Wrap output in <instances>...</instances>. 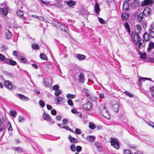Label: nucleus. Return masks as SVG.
Masks as SVG:
<instances>
[{"label":"nucleus","mask_w":154,"mask_h":154,"mask_svg":"<svg viewBox=\"0 0 154 154\" xmlns=\"http://www.w3.org/2000/svg\"><path fill=\"white\" fill-rule=\"evenodd\" d=\"M70 149L73 152L75 151V146L74 144H72L70 146Z\"/></svg>","instance_id":"nucleus-48"},{"label":"nucleus","mask_w":154,"mask_h":154,"mask_svg":"<svg viewBox=\"0 0 154 154\" xmlns=\"http://www.w3.org/2000/svg\"><path fill=\"white\" fill-rule=\"evenodd\" d=\"M39 104L42 107H43L45 106V104L44 102L42 100H40L39 101Z\"/></svg>","instance_id":"nucleus-46"},{"label":"nucleus","mask_w":154,"mask_h":154,"mask_svg":"<svg viewBox=\"0 0 154 154\" xmlns=\"http://www.w3.org/2000/svg\"><path fill=\"white\" fill-rule=\"evenodd\" d=\"M140 3L138 1L136 0H134V2L130 4V6L133 9H134L138 7Z\"/></svg>","instance_id":"nucleus-8"},{"label":"nucleus","mask_w":154,"mask_h":154,"mask_svg":"<svg viewBox=\"0 0 154 154\" xmlns=\"http://www.w3.org/2000/svg\"><path fill=\"white\" fill-rule=\"evenodd\" d=\"M99 22L101 24H104L105 23V21L103 19L100 17H99L98 19Z\"/></svg>","instance_id":"nucleus-52"},{"label":"nucleus","mask_w":154,"mask_h":154,"mask_svg":"<svg viewBox=\"0 0 154 154\" xmlns=\"http://www.w3.org/2000/svg\"><path fill=\"white\" fill-rule=\"evenodd\" d=\"M123 8L126 11H128L129 8L128 7V4L127 2H125L123 4Z\"/></svg>","instance_id":"nucleus-26"},{"label":"nucleus","mask_w":154,"mask_h":154,"mask_svg":"<svg viewBox=\"0 0 154 154\" xmlns=\"http://www.w3.org/2000/svg\"><path fill=\"white\" fill-rule=\"evenodd\" d=\"M88 14V12L85 9H82L81 10L80 14L83 16L87 15Z\"/></svg>","instance_id":"nucleus-29"},{"label":"nucleus","mask_w":154,"mask_h":154,"mask_svg":"<svg viewBox=\"0 0 154 154\" xmlns=\"http://www.w3.org/2000/svg\"><path fill=\"white\" fill-rule=\"evenodd\" d=\"M152 10L148 7L145 8L143 11V15L146 17L149 16L151 14Z\"/></svg>","instance_id":"nucleus-7"},{"label":"nucleus","mask_w":154,"mask_h":154,"mask_svg":"<svg viewBox=\"0 0 154 154\" xmlns=\"http://www.w3.org/2000/svg\"><path fill=\"white\" fill-rule=\"evenodd\" d=\"M129 14L128 13H123L122 15V19L124 20H126L128 18Z\"/></svg>","instance_id":"nucleus-21"},{"label":"nucleus","mask_w":154,"mask_h":154,"mask_svg":"<svg viewBox=\"0 0 154 154\" xmlns=\"http://www.w3.org/2000/svg\"><path fill=\"white\" fill-rule=\"evenodd\" d=\"M41 2L45 5H48L50 4V2L46 1H44L43 0H40Z\"/></svg>","instance_id":"nucleus-50"},{"label":"nucleus","mask_w":154,"mask_h":154,"mask_svg":"<svg viewBox=\"0 0 154 154\" xmlns=\"http://www.w3.org/2000/svg\"><path fill=\"white\" fill-rule=\"evenodd\" d=\"M146 80V78L139 77L138 79L139 84L140 85L143 81H145Z\"/></svg>","instance_id":"nucleus-35"},{"label":"nucleus","mask_w":154,"mask_h":154,"mask_svg":"<svg viewBox=\"0 0 154 154\" xmlns=\"http://www.w3.org/2000/svg\"><path fill=\"white\" fill-rule=\"evenodd\" d=\"M150 90L152 94V97L154 98V86L151 88Z\"/></svg>","instance_id":"nucleus-51"},{"label":"nucleus","mask_w":154,"mask_h":154,"mask_svg":"<svg viewBox=\"0 0 154 154\" xmlns=\"http://www.w3.org/2000/svg\"><path fill=\"white\" fill-rule=\"evenodd\" d=\"M88 140L91 141L93 142L94 140L95 137L92 136H88L87 137Z\"/></svg>","instance_id":"nucleus-30"},{"label":"nucleus","mask_w":154,"mask_h":154,"mask_svg":"<svg viewBox=\"0 0 154 154\" xmlns=\"http://www.w3.org/2000/svg\"><path fill=\"white\" fill-rule=\"evenodd\" d=\"M94 11L96 13L99 14L100 11L99 5L97 2H95V4L94 6Z\"/></svg>","instance_id":"nucleus-18"},{"label":"nucleus","mask_w":154,"mask_h":154,"mask_svg":"<svg viewBox=\"0 0 154 154\" xmlns=\"http://www.w3.org/2000/svg\"><path fill=\"white\" fill-rule=\"evenodd\" d=\"M4 86L6 88L9 89H12L13 88V86L11 82L9 81L6 80L5 82Z\"/></svg>","instance_id":"nucleus-9"},{"label":"nucleus","mask_w":154,"mask_h":154,"mask_svg":"<svg viewBox=\"0 0 154 154\" xmlns=\"http://www.w3.org/2000/svg\"><path fill=\"white\" fill-rule=\"evenodd\" d=\"M44 86L46 87H49L52 86V84L51 83H48V82H46L45 80V79L43 78V81L42 82Z\"/></svg>","instance_id":"nucleus-20"},{"label":"nucleus","mask_w":154,"mask_h":154,"mask_svg":"<svg viewBox=\"0 0 154 154\" xmlns=\"http://www.w3.org/2000/svg\"><path fill=\"white\" fill-rule=\"evenodd\" d=\"M68 139L69 140L70 142L72 143H76L77 141V139L75 138L72 137L70 135H69L68 137Z\"/></svg>","instance_id":"nucleus-27"},{"label":"nucleus","mask_w":154,"mask_h":154,"mask_svg":"<svg viewBox=\"0 0 154 154\" xmlns=\"http://www.w3.org/2000/svg\"><path fill=\"white\" fill-rule=\"evenodd\" d=\"M9 62L10 63L9 64L12 66H14L17 64L16 62L12 60H11L10 62Z\"/></svg>","instance_id":"nucleus-43"},{"label":"nucleus","mask_w":154,"mask_h":154,"mask_svg":"<svg viewBox=\"0 0 154 154\" xmlns=\"http://www.w3.org/2000/svg\"><path fill=\"white\" fill-rule=\"evenodd\" d=\"M131 36L132 38V40L134 43L136 45L140 41V37L137 33H132Z\"/></svg>","instance_id":"nucleus-2"},{"label":"nucleus","mask_w":154,"mask_h":154,"mask_svg":"<svg viewBox=\"0 0 154 154\" xmlns=\"http://www.w3.org/2000/svg\"><path fill=\"white\" fill-rule=\"evenodd\" d=\"M149 33L151 38H154V26H152L150 27Z\"/></svg>","instance_id":"nucleus-15"},{"label":"nucleus","mask_w":154,"mask_h":154,"mask_svg":"<svg viewBox=\"0 0 154 154\" xmlns=\"http://www.w3.org/2000/svg\"><path fill=\"white\" fill-rule=\"evenodd\" d=\"M10 60L9 59L7 58H5V59H4V62L7 64H9L10 62V60Z\"/></svg>","instance_id":"nucleus-53"},{"label":"nucleus","mask_w":154,"mask_h":154,"mask_svg":"<svg viewBox=\"0 0 154 154\" xmlns=\"http://www.w3.org/2000/svg\"><path fill=\"white\" fill-rule=\"evenodd\" d=\"M82 107L83 109L85 110L88 111L91 109V105L90 103L89 102L88 100H86V103L83 104Z\"/></svg>","instance_id":"nucleus-5"},{"label":"nucleus","mask_w":154,"mask_h":154,"mask_svg":"<svg viewBox=\"0 0 154 154\" xmlns=\"http://www.w3.org/2000/svg\"><path fill=\"white\" fill-rule=\"evenodd\" d=\"M110 143L111 145L116 149H118L119 148V143L116 139H112L110 141Z\"/></svg>","instance_id":"nucleus-4"},{"label":"nucleus","mask_w":154,"mask_h":154,"mask_svg":"<svg viewBox=\"0 0 154 154\" xmlns=\"http://www.w3.org/2000/svg\"><path fill=\"white\" fill-rule=\"evenodd\" d=\"M43 118L44 119L47 121L48 122L51 121L52 119H51V117L48 114L45 113H43Z\"/></svg>","instance_id":"nucleus-14"},{"label":"nucleus","mask_w":154,"mask_h":154,"mask_svg":"<svg viewBox=\"0 0 154 154\" xmlns=\"http://www.w3.org/2000/svg\"><path fill=\"white\" fill-rule=\"evenodd\" d=\"M89 127L90 129L92 130L94 129L96 127V125L92 122H89Z\"/></svg>","instance_id":"nucleus-31"},{"label":"nucleus","mask_w":154,"mask_h":154,"mask_svg":"<svg viewBox=\"0 0 154 154\" xmlns=\"http://www.w3.org/2000/svg\"><path fill=\"white\" fill-rule=\"evenodd\" d=\"M17 95L21 100L27 101L29 100V99L28 97L22 94H18Z\"/></svg>","instance_id":"nucleus-12"},{"label":"nucleus","mask_w":154,"mask_h":154,"mask_svg":"<svg viewBox=\"0 0 154 154\" xmlns=\"http://www.w3.org/2000/svg\"><path fill=\"white\" fill-rule=\"evenodd\" d=\"M18 122H22L25 120L24 118L21 116H18Z\"/></svg>","instance_id":"nucleus-41"},{"label":"nucleus","mask_w":154,"mask_h":154,"mask_svg":"<svg viewBox=\"0 0 154 154\" xmlns=\"http://www.w3.org/2000/svg\"><path fill=\"white\" fill-rule=\"evenodd\" d=\"M7 127L8 131H12L13 128L11 123L9 122H8Z\"/></svg>","instance_id":"nucleus-38"},{"label":"nucleus","mask_w":154,"mask_h":154,"mask_svg":"<svg viewBox=\"0 0 154 154\" xmlns=\"http://www.w3.org/2000/svg\"><path fill=\"white\" fill-rule=\"evenodd\" d=\"M143 37L144 40L146 41H149L150 39L149 35L147 33H145L144 34Z\"/></svg>","instance_id":"nucleus-28"},{"label":"nucleus","mask_w":154,"mask_h":154,"mask_svg":"<svg viewBox=\"0 0 154 154\" xmlns=\"http://www.w3.org/2000/svg\"><path fill=\"white\" fill-rule=\"evenodd\" d=\"M138 48L139 49H142L145 46V43L143 40H141L138 42Z\"/></svg>","instance_id":"nucleus-17"},{"label":"nucleus","mask_w":154,"mask_h":154,"mask_svg":"<svg viewBox=\"0 0 154 154\" xmlns=\"http://www.w3.org/2000/svg\"><path fill=\"white\" fill-rule=\"evenodd\" d=\"M76 151L78 152H80L82 150V147L81 146H76Z\"/></svg>","instance_id":"nucleus-47"},{"label":"nucleus","mask_w":154,"mask_h":154,"mask_svg":"<svg viewBox=\"0 0 154 154\" xmlns=\"http://www.w3.org/2000/svg\"><path fill=\"white\" fill-rule=\"evenodd\" d=\"M86 57L84 55L78 54H77V58L79 60H83L85 59Z\"/></svg>","instance_id":"nucleus-23"},{"label":"nucleus","mask_w":154,"mask_h":154,"mask_svg":"<svg viewBox=\"0 0 154 154\" xmlns=\"http://www.w3.org/2000/svg\"><path fill=\"white\" fill-rule=\"evenodd\" d=\"M57 125L61 128H64L65 126L63 124H57Z\"/></svg>","instance_id":"nucleus-62"},{"label":"nucleus","mask_w":154,"mask_h":154,"mask_svg":"<svg viewBox=\"0 0 154 154\" xmlns=\"http://www.w3.org/2000/svg\"><path fill=\"white\" fill-rule=\"evenodd\" d=\"M20 60L21 63H24L26 62L27 60L25 58H22L20 59Z\"/></svg>","instance_id":"nucleus-55"},{"label":"nucleus","mask_w":154,"mask_h":154,"mask_svg":"<svg viewBox=\"0 0 154 154\" xmlns=\"http://www.w3.org/2000/svg\"><path fill=\"white\" fill-rule=\"evenodd\" d=\"M8 8L7 7L1 8L0 10V13L4 16H5L8 14Z\"/></svg>","instance_id":"nucleus-10"},{"label":"nucleus","mask_w":154,"mask_h":154,"mask_svg":"<svg viewBox=\"0 0 154 154\" xmlns=\"http://www.w3.org/2000/svg\"><path fill=\"white\" fill-rule=\"evenodd\" d=\"M154 48V43L152 42H150L148 44L147 51L149 52L151 51Z\"/></svg>","instance_id":"nucleus-16"},{"label":"nucleus","mask_w":154,"mask_h":154,"mask_svg":"<svg viewBox=\"0 0 154 154\" xmlns=\"http://www.w3.org/2000/svg\"><path fill=\"white\" fill-rule=\"evenodd\" d=\"M51 113L54 116L56 115L57 113L56 111L54 109H53L51 110Z\"/></svg>","instance_id":"nucleus-58"},{"label":"nucleus","mask_w":154,"mask_h":154,"mask_svg":"<svg viewBox=\"0 0 154 154\" xmlns=\"http://www.w3.org/2000/svg\"><path fill=\"white\" fill-rule=\"evenodd\" d=\"M96 147L99 151L101 152L102 151V148L100 146L98 145H96Z\"/></svg>","instance_id":"nucleus-59"},{"label":"nucleus","mask_w":154,"mask_h":154,"mask_svg":"<svg viewBox=\"0 0 154 154\" xmlns=\"http://www.w3.org/2000/svg\"><path fill=\"white\" fill-rule=\"evenodd\" d=\"M75 133L78 134H80L82 133V131L79 128H76L75 130Z\"/></svg>","instance_id":"nucleus-54"},{"label":"nucleus","mask_w":154,"mask_h":154,"mask_svg":"<svg viewBox=\"0 0 154 154\" xmlns=\"http://www.w3.org/2000/svg\"><path fill=\"white\" fill-rule=\"evenodd\" d=\"M38 19L41 21H44L45 18L44 17L42 16H38Z\"/></svg>","instance_id":"nucleus-60"},{"label":"nucleus","mask_w":154,"mask_h":154,"mask_svg":"<svg viewBox=\"0 0 154 154\" xmlns=\"http://www.w3.org/2000/svg\"><path fill=\"white\" fill-rule=\"evenodd\" d=\"M41 58L45 60H47L48 59L46 55L44 54H40Z\"/></svg>","instance_id":"nucleus-34"},{"label":"nucleus","mask_w":154,"mask_h":154,"mask_svg":"<svg viewBox=\"0 0 154 154\" xmlns=\"http://www.w3.org/2000/svg\"><path fill=\"white\" fill-rule=\"evenodd\" d=\"M55 100L57 101L58 104L62 102L63 100L62 98L60 97H58L55 98Z\"/></svg>","instance_id":"nucleus-39"},{"label":"nucleus","mask_w":154,"mask_h":154,"mask_svg":"<svg viewBox=\"0 0 154 154\" xmlns=\"http://www.w3.org/2000/svg\"><path fill=\"white\" fill-rule=\"evenodd\" d=\"M31 46L32 48L34 50H38L39 49V46L35 43L32 44Z\"/></svg>","instance_id":"nucleus-33"},{"label":"nucleus","mask_w":154,"mask_h":154,"mask_svg":"<svg viewBox=\"0 0 154 154\" xmlns=\"http://www.w3.org/2000/svg\"><path fill=\"white\" fill-rule=\"evenodd\" d=\"M100 113L103 116L107 119H109L111 117L110 115L105 107H103Z\"/></svg>","instance_id":"nucleus-3"},{"label":"nucleus","mask_w":154,"mask_h":154,"mask_svg":"<svg viewBox=\"0 0 154 154\" xmlns=\"http://www.w3.org/2000/svg\"><path fill=\"white\" fill-rule=\"evenodd\" d=\"M4 74L5 75L10 78H12V75L10 73L8 72H7V71L5 72H4Z\"/></svg>","instance_id":"nucleus-42"},{"label":"nucleus","mask_w":154,"mask_h":154,"mask_svg":"<svg viewBox=\"0 0 154 154\" xmlns=\"http://www.w3.org/2000/svg\"><path fill=\"white\" fill-rule=\"evenodd\" d=\"M111 104L113 111L115 112H117L119 110V104L117 100H112Z\"/></svg>","instance_id":"nucleus-1"},{"label":"nucleus","mask_w":154,"mask_h":154,"mask_svg":"<svg viewBox=\"0 0 154 154\" xmlns=\"http://www.w3.org/2000/svg\"><path fill=\"white\" fill-rule=\"evenodd\" d=\"M66 5L69 7H72L75 5L76 2L72 0H70L67 1H65Z\"/></svg>","instance_id":"nucleus-13"},{"label":"nucleus","mask_w":154,"mask_h":154,"mask_svg":"<svg viewBox=\"0 0 154 154\" xmlns=\"http://www.w3.org/2000/svg\"><path fill=\"white\" fill-rule=\"evenodd\" d=\"M125 93L127 95H128L130 97H134V95L129 92L126 91L125 92Z\"/></svg>","instance_id":"nucleus-49"},{"label":"nucleus","mask_w":154,"mask_h":154,"mask_svg":"<svg viewBox=\"0 0 154 154\" xmlns=\"http://www.w3.org/2000/svg\"><path fill=\"white\" fill-rule=\"evenodd\" d=\"M61 93V91L60 90L58 89L55 92L54 94L57 96H58Z\"/></svg>","instance_id":"nucleus-44"},{"label":"nucleus","mask_w":154,"mask_h":154,"mask_svg":"<svg viewBox=\"0 0 154 154\" xmlns=\"http://www.w3.org/2000/svg\"><path fill=\"white\" fill-rule=\"evenodd\" d=\"M17 16L19 17H22L23 20H25V17H23V12L21 10H19L17 12Z\"/></svg>","instance_id":"nucleus-22"},{"label":"nucleus","mask_w":154,"mask_h":154,"mask_svg":"<svg viewBox=\"0 0 154 154\" xmlns=\"http://www.w3.org/2000/svg\"><path fill=\"white\" fill-rule=\"evenodd\" d=\"M5 118H0V131L3 130L5 128Z\"/></svg>","instance_id":"nucleus-6"},{"label":"nucleus","mask_w":154,"mask_h":154,"mask_svg":"<svg viewBox=\"0 0 154 154\" xmlns=\"http://www.w3.org/2000/svg\"><path fill=\"white\" fill-rule=\"evenodd\" d=\"M57 25L58 27H60V29L61 31H64L66 33H67V31L65 29V26L64 25L61 23H57Z\"/></svg>","instance_id":"nucleus-19"},{"label":"nucleus","mask_w":154,"mask_h":154,"mask_svg":"<svg viewBox=\"0 0 154 154\" xmlns=\"http://www.w3.org/2000/svg\"><path fill=\"white\" fill-rule=\"evenodd\" d=\"M136 28L138 30L139 32L140 31L141 28V26L140 25H136Z\"/></svg>","instance_id":"nucleus-61"},{"label":"nucleus","mask_w":154,"mask_h":154,"mask_svg":"<svg viewBox=\"0 0 154 154\" xmlns=\"http://www.w3.org/2000/svg\"><path fill=\"white\" fill-rule=\"evenodd\" d=\"M124 154H131L130 150H126L124 151Z\"/></svg>","instance_id":"nucleus-64"},{"label":"nucleus","mask_w":154,"mask_h":154,"mask_svg":"<svg viewBox=\"0 0 154 154\" xmlns=\"http://www.w3.org/2000/svg\"><path fill=\"white\" fill-rule=\"evenodd\" d=\"M84 75L83 73L81 72L79 75V81L80 82L83 83L84 82Z\"/></svg>","instance_id":"nucleus-24"},{"label":"nucleus","mask_w":154,"mask_h":154,"mask_svg":"<svg viewBox=\"0 0 154 154\" xmlns=\"http://www.w3.org/2000/svg\"><path fill=\"white\" fill-rule=\"evenodd\" d=\"M84 92L86 93V96H89L88 90L87 89H84Z\"/></svg>","instance_id":"nucleus-63"},{"label":"nucleus","mask_w":154,"mask_h":154,"mask_svg":"<svg viewBox=\"0 0 154 154\" xmlns=\"http://www.w3.org/2000/svg\"><path fill=\"white\" fill-rule=\"evenodd\" d=\"M66 96L68 98L72 99L74 98L75 97V95L74 94H68L66 95Z\"/></svg>","instance_id":"nucleus-36"},{"label":"nucleus","mask_w":154,"mask_h":154,"mask_svg":"<svg viewBox=\"0 0 154 154\" xmlns=\"http://www.w3.org/2000/svg\"><path fill=\"white\" fill-rule=\"evenodd\" d=\"M125 28L127 29L128 32L130 33V29L129 26L127 22H125Z\"/></svg>","instance_id":"nucleus-32"},{"label":"nucleus","mask_w":154,"mask_h":154,"mask_svg":"<svg viewBox=\"0 0 154 154\" xmlns=\"http://www.w3.org/2000/svg\"><path fill=\"white\" fill-rule=\"evenodd\" d=\"M54 5L56 7L59 8H61L62 7V5L60 2H59L58 3H55Z\"/></svg>","instance_id":"nucleus-45"},{"label":"nucleus","mask_w":154,"mask_h":154,"mask_svg":"<svg viewBox=\"0 0 154 154\" xmlns=\"http://www.w3.org/2000/svg\"><path fill=\"white\" fill-rule=\"evenodd\" d=\"M67 103L68 104L71 106H72L73 105L72 101L70 99H69L68 100Z\"/></svg>","instance_id":"nucleus-56"},{"label":"nucleus","mask_w":154,"mask_h":154,"mask_svg":"<svg viewBox=\"0 0 154 154\" xmlns=\"http://www.w3.org/2000/svg\"><path fill=\"white\" fill-rule=\"evenodd\" d=\"M8 48L7 46H6L5 45H3L1 49L2 51H5L6 50H7L8 49Z\"/></svg>","instance_id":"nucleus-57"},{"label":"nucleus","mask_w":154,"mask_h":154,"mask_svg":"<svg viewBox=\"0 0 154 154\" xmlns=\"http://www.w3.org/2000/svg\"><path fill=\"white\" fill-rule=\"evenodd\" d=\"M16 111L12 110L10 112V114L13 117H14L16 116Z\"/></svg>","instance_id":"nucleus-40"},{"label":"nucleus","mask_w":154,"mask_h":154,"mask_svg":"<svg viewBox=\"0 0 154 154\" xmlns=\"http://www.w3.org/2000/svg\"><path fill=\"white\" fill-rule=\"evenodd\" d=\"M152 2L151 0H144L141 4V6H144L152 4Z\"/></svg>","instance_id":"nucleus-11"},{"label":"nucleus","mask_w":154,"mask_h":154,"mask_svg":"<svg viewBox=\"0 0 154 154\" xmlns=\"http://www.w3.org/2000/svg\"><path fill=\"white\" fill-rule=\"evenodd\" d=\"M5 32V36L6 38L8 39H10L11 38L12 34L11 32L9 30Z\"/></svg>","instance_id":"nucleus-25"},{"label":"nucleus","mask_w":154,"mask_h":154,"mask_svg":"<svg viewBox=\"0 0 154 154\" xmlns=\"http://www.w3.org/2000/svg\"><path fill=\"white\" fill-rule=\"evenodd\" d=\"M139 54L140 55V57L141 59H145L146 58V54L145 53H141L140 52Z\"/></svg>","instance_id":"nucleus-37"}]
</instances>
